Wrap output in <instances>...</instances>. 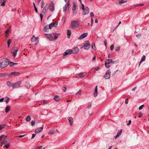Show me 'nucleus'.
Returning <instances> with one entry per match:
<instances>
[{
  "instance_id": "0e129e2a",
  "label": "nucleus",
  "mask_w": 149,
  "mask_h": 149,
  "mask_svg": "<svg viewBox=\"0 0 149 149\" xmlns=\"http://www.w3.org/2000/svg\"><path fill=\"white\" fill-rule=\"evenodd\" d=\"M35 136H36V134H33L32 135V137H31V139H33V138H34V137Z\"/></svg>"
},
{
  "instance_id": "393cba45",
  "label": "nucleus",
  "mask_w": 149,
  "mask_h": 149,
  "mask_svg": "<svg viewBox=\"0 0 149 149\" xmlns=\"http://www.w3.org/2000/svg\"><path fill=\"white\" fill-rule=\"evenodd\" d=\"M38 39V38H36L34 36H33L32 37L31 39V40L32 42H34L36 41Z\"/></svg>"
},
{
  "instance_id": "4c0bfd02",
  "label": "nucleus",
  "mask_w": 149,
  "mask_h": 149,
  "mask_svg": "<svg viewBox=\"0 0 149 149\" xmlns=\"http://www.w3.org/2000/svg\"><path fill=\"white\" fill-rule=\"evenodd\" d=\"M33 6H34V9H35V11H36V13H37L38 12V10H37V8L36 7V6H35V3H33Z\"/></svg>"
},
{
  "instance_id": "79ce46f5",
  "label": "nucleus",
  "mask_w": 149,
  "mask_h": 149,
  "mask_svg": "<svg viewBox=\"0 0 149 149\" xmlns=\"http://www.w3.org/2000/svg\"><path fill=\"white\" fill-rule=\"evenodd\" d=\"M90 16L91 17V18H93V17L94 16V13H93V12H91L90 13Z\"/></svg>"
},
{
  "instance_id": "774afa93",
  "label": "nucleus",
  "mask_w": 149,
  "mask_h": 149,
  "mask_svg": "<svg viewBox=\"0 0 149 149\" xmlns=\"http://www.w3.org/2000/svg\"><path fill=\"white\" fill-rule=\"evenodd\" d=\"M42 148V146H39V148L37 147L36 149H41Z\"/></svg>"
},
{
  "instance_id": "0eeeda50",
  "label": "nucleus",
  "mask_w": 149,
  "mask_h": 149,
  "mask_svg": "<svg viewBox=\"0 0 149 149\" xmlns=\"http://www.w3.org/2000/svg\"><path fill=\"white\" fill-rule=\"evenodd\" d=\"M48 4L50 5L49 9L52 11H54V3L51 1Z\"/></svg>"
},
{
  "instance_id": "338daca9",
  "label": "nucleus",
  "mask_w": 149,
  "mask_h": 149,
  "mask_svg": "<svg viewBox=\"0 0 149 149\" xmlns=\"http://www.w3.org/2000/svg\"><path fill=\"white\" fill-rule=\"evenodd\" d=\"M141 36V34H139L136 35V37L138 38H139Z\"/></svg>"
},
{
  "instance_id": "13d9d810",
  "label": "nucleus",
  "mask_w": 149,
  "mask_h": 149,
  "mask_svg": "<svg viewBox=\"0 0 149 149\" xmlns=\"http://www.w3.org/2000/svg\"><path fill=\"white\" fill-rule=\"evenodd\" d=\"M105 65V67H106V68H109L110 67V66L109 65V64H107Z\"/></svg>"
},
{
  "instance_id": "20e7f679",
  "label": "nucleus",
  "mask_w": 149,
  "mask_h": 149,
  "mask_svg": "<svg viewBox=\"0 0 149 149\" xmlns=\"http://www.w3.org/2000/svg\"><path fill=\"white\" fill-rule=\"evenodd\" d=\"M90 46V43L88 41H86L85 42L84 48L85 49H88Z\"/></svg>"
},
{
  "instance_id": "2f4dec72",
  "label": "nucleus",
  "mask_w": 149,
  "mask_h": 149,
  "mask_svg": "<svg viewBox=\"0 0 149 149\" xmlns=\"http://www.w3.org/2000/svg\"><path fill=\"white\" fill-rule=\"evenodd\" d=\"M85 75L83 73H81L78 75L79 77L80 78H82Z\"/></svg>"
},
{
  "instance_id": "5fc2aeb1",
  "label": "nucleus",
  "mask_w": 149,
  "mask_h": 149,
  "mask_svg": "<svg viewBox=\"0 0 149 149\" xmlns=\"http://www.w3.org/2000/svg\"><path fill=\"white\" fill-rule=\"evenodd\" d=\"M58 22H56L55 23H53V24L54 25V26L56 27L58 25Z\"/></svg>"
},
{
  "instance_id": "e433bc0d",
  "label": "nucleus",
  "mask_w": 149,
  "mask_h": 149,
  "mask_svg": "<svg viewBox=\"0 0 149 149\" xmlns=\"http://www.w3.org/2000/svg\"><path fill=\"white\" fill-rule=\"evenodd\" d=\"M127 0H121L120 1H119V3L120 4H121L122 3H123L126 2Z\"/></svg>"
},
{
  "instance_id": "f3484780",
  "label": "nucleus",
  "mask_w": 149,
  "mask_h": 149,
  "mask_svg": "<svg viewBox=\"0 0 149 149\" xmlns=\"http://www.w3.org/2000/svg\"><path fill=\"white\" fill-rule=\"evenodd\" d=\"M122 132V130H119L117 132V134L116 135V136L115 137V139H116L118 137L120 136Z\"/></svg>"
},
{
  "instance_id": "c85d7f7f",
  "label": "nucleus",
  "mask_w": 149,
  "mask_h": 149,
  "mask_svg": "<svg viewBox=\"0 0 149 149\" xmlns=\"http://www.w3.org/2000/svg\"><path fill=\"white\" fill-rule=\"evenodd\" d=\"M25 86L27 89H29L31 86L30 83L28 82H26L25 84Z\"/></svg>"
},
{
  "instance_id": "4468645a",
  "label": "nucleus",
  "mask_w": 149,
  "mask_h": 149,
  "mask_svg": "<svg viewBox=\"0 0 149 149\" xmlns=\"http://www.w3.org/2000/svg\"><path fill=\"white\" fill-rule=\"evenodd\" d=\"M20 74V73L18 72H11L8 75V76L10 77L12 75H14L15 76H18Z\"/></svg>"
},
{
  "instance_id": "a18cd8bd",
  "label": "nucleus",
  "mask_w": 149,
  "mask_h": 149,
  "mask_svg": "<svg viewBox=\"0 0 149 149\" xmlns=\"http://www.w3.org/2000/svg\"><path fill=\"white\" fill-rule=\"evenodd\" d=\"M143 5V4L142 3L139 4L137 5H136L135 6V7H137L138 6H142Z\"/></svg>"
},
{
  "instance_id": "aec40b11",
  "label": "nucleus",
  "mask_w": 149,
  "mask_h": 149,
  "mask_svg": "<svg viewBox=\"0 0 149 149\" xmlns=\"http://www.w3.org/2000/svg\"><path fill=\"white\" fill-rule=\"evenodd\" d=\"M54 99L57 102L59 101L60 100V97L59 96L56 95L54 97Z\"/></svg>"
},
{
  "instance_id": "680f3d73",
  "label": "nucleus",
  "mask_w": 149,
  "mask_h": 149,
  "mask_svg": "<svg viewBox=\"0 0 149 149\" xmlns=\"http://www.w3.org/2000/svg\"><path fill=\"white\" fill-rule=\"evenodd\" d=\"M73 7H75V8H76L77 7V6L76 4V3H75L74 2H73Z\"/></svg>"
},
{
  "instance_id": "4be33fe9",
  "label": "nucleus",
  "mask_w": 149,
  "mask_h": 149,
  "mask_svg": "<svg viewBox=\"0 0 149 149\" xmlns=\"http://www.w3.org/2000/svg\"><path fill=\"white\" fill-rule=\"evenodd\" d=\"M49 27L48 25H46L44 28V31L45 32H48Z\"/></svg>"
},
{
  "instance_id": "5701e85b",
  "label": "nucleus",
  "mask_w": 149,
  "mask_h": 149,
  "mask_svg": "<svg viewBox=\"0 0 149 149\" xmlns=\"http://www.w3.org/2000/svg\"><path fill=\"white\" fill-rule=\"evenodd\" d=\"M67 37L68 38H69L71 36V31L69 30H67Z\"/></svg>"
},
{
  "instance_id": "c9c22d12",
  "label": "nucleus",
  "mask_w": 149,
  "mask_h": 149,
  "mask_svg": "<svg viewBox=\"0 0 149 149\" xmlns=\"http://www.w3.org/2000/svg\"><path fill=\"white\" fill-rule=\"evenodd\" d=\"M55 131V129L54 128L52 129L49 131V134H54Z\"/></svg>"
},
{
  "instance_id": "603ef678",
  "label": "nucleus",
  "mask_w": 149,
  "mask_h": 149,
  "mask_svg": "<svg viewBox=\"0 0 149 149\" xmlns=\"http://www.w3.org/2000/svg\"><path fill=\"white\" fill-rule=\"evenodd\" d=\"M64 92H65L66 90V88L65 86H63L62 88Z\"/></svg>"
},
{
  "instance_id": "473e14b6",
  "label": "nucleus",
  "mask_w": 149,
  "mask_h": 149,
  "mask_svg": "<svg viewBox=\"0 0 149 149\" xmlns=\"http://www.w3.org/2000/svg\"><path fill=\"white\" fill-rule=\"evenodd\" d=\"M31 117L30 116H27L26 118V120L27 121H30L31 120Z\"/></svg>"
},
{
  "instance_id": "f03ea898",
  "label": "nucleus",
  "mask_w": 149,
  "mask_h": 149,
  "mask_svg": "<svg viewBox=\"0 0 149 149\" xmlns=\"http://www.w3.org/2000/svg\"><path fill=\"white\" fill-rule=\"evenodd\" d=\"M79 24V22L78 21H72L71 22L70 27L72 29H75L78 26Z\"/></svg>"
},
{
  "instance_id": "864d4df0",
  "label": "nucleus",
  "mask_w": 149,
  "mask_h": 149,
  "mask_svg": "<svg viewBox=\"0 0 149 149\" xmlns=\"http://www.w3.org/2000/svg\"><path fill=\"white\" fill-rule=\"evenodd\" d=\"M114 49V46L113 45H111L110 47V50L112 51Z\"/></svg>"
},
{
  "instance_id": "39448f33",
  "label": "nucleus",
  "mask_w": 149,
  "mask_h": 149,
  "mask_svg": "<svg viewBox=\"0 0 149 149\" xmlns=\"http://www.w3.org/2000/svg\"><path fill=\"white\" fill-rule=\"evenodd\" d=\"M21 84V82L20 81H18L15 83H13L12 88H15L19 87Z\"/></svg>"
},
{
  "instance_id": "58836bf2",
  "label": "nucleus",
  "mask_w": 149,
  "mask_h": 149,
  "mask_svg": "<svg viewBox=\"0 0 149 149\" xmlns=\"http://www.w3.org/2000/svg\"><path fill=\"white\" fill-rule=\"evenodd\" d=\"M8 64H9L11 66H13L14 65L13 63V62H10L8 63Z\"/></svg>"
},
{
  "instance_id": "72a5a7b5",
  "label": "nucleus",
  "mask_w": 149,
  "mask_h": 149,
  "mask_svg": "<svg viewBox=\"0 0 149 149\" xmlns=\"http://www.w3.org/2000/svg\"><path fill=\"white\" fill-rule=\"evenodd\" d=\"M6 137V136L5 135L3 134L0 136V139H1V140H2Z\"/></svg>"
},
{
  "instance_id": "de8ad7c7",
  "label": "nucleus",
  "mask_w": 149,
  "mask_h": 149,
  "mask_svg": "<svg viewBox=\"0 0 149 149\" xmlns=\"http://www.w3.org/2000/svg\"><path fill=\"white\" fill-rule=\"evenodd\" d=\"M35 121L33 120H32L31 122V125L32 126L35 125Z\"/></svg>"
},
{
  "instance_id": "09e8293b",
  "label": "nucleus",
  "mask_w": 149,
  "mask_h": 149,
  "mask_svg": "<svg viewBox=\"0 0 149 149\" xmlns=\"http://www.w3.org/2000/svg\"><path fill=\"white\" fill-rule=\"evenodd\" d=\"M44 5H45V4H44V1H42V4H41V7L42 8H43L44 6Z\"/></svg>"
},
{
  "instance_id": "412c9836",
  "label": "nucleus",
  "mask_w": 149,
  "mask_h": 149,
  "mask_svg": "<svg viewBox=\"0 0 149 149\" xmlns=\"http://www.w3.org/2000/svg\"><path fill=\"white\" fill-rule=\"evenodd\" d=\"M68 120L70 124L71 125H73V118L72 117H70Z\"/></svg>"
},
{
  "instance_id": "6e6d98bb",
  "label": "nucleus",
  "mask_w": 149,
  "mask_h": 149,
  "mask_svg": "<svg viewBox=\"0 0 149 149\" xmlns=\"http://www.w3.org/2000/svg\"><path fill=\"white\" fill-rule=\"evenodd\" d=\"M142 115H143L142 113H141V112H140L139 113V115L138 116V117L139 118H141L142 116Z\"/></svg>"
},
{
  "instance_id": "1a4fd4ad",
  "label": "nucleus",
  "mask_w": 149,
  "mask_h": 149,
  "mask_svg": "<svg viewBox=\"0 0 149 149\" xmlns=\"http://www.w3.org/2000/svg\"><path fill=\"white\" fill-rule=\"evenodd\" d=\"M45 36L51 40H54L53 36L51 34H45Z\"/></svg>"
},
{
  "instance_id": "052dcab7",
  "label": "nucleus",
  "mask_w": 149,
  "mask_h": 149,
  "mask_svg": "<svg viewBox=\"0 0 149 149\" xmlns=\"http://www.w3.org/2000/svg\"><path fill=\"white\" fill-rule=\"evenodd\" d=\"M77 12V10L73 11V14L74 15H75L76 14Z\"/></svg>"
},
{
  "instance_id": "bb28decb",
  "label": "nucleus",
  "mask_w": 149,
  "mask_h": 149,
  "mask_svg": "<svg viewBox=\"0 0 149 149\" xmlns=\"http://www.w3.org/2000/svg\"><path fill=\"white\" fill-rule=\"evenodd\" d=\"M146 59V57L145 55H143L141 59V61L139 64V65H140L141 63L143 61H145Z\"/></svg>"
},
{
  "instance_id": "4d7b16f0",
  "label": "nucleus",
  "mask_w": 149,
  "mask_h": 149,
  "mask_svg": "<svg viewBox=\"0 0 149 149\" xmlns=\"http://www.w3.org/2000/svg\"><path fill=\"white\" fill-rule=\"evenodd\" d=\"M81 3V8H82V9H84L85 7L84 5L83 4Z\"/></svg>"
},
{
  "instance_id": "ddd939ff",
  "label": "nucleus",
  "mask_w": 149,
  "mask_h": 149,
  "mask_svg": "<svg viewBox=\"0 0 149 149\" xmlns=\"http://www.w3.org/2000/svg\"><path fill=\"white\" fill-rule=\"evenodd\" d=\"M49 7H50L49 4H47L46 5L45 8L43 9L42 12V13L44 14H45Z\"/></svg>"
},
{
  "instance_id": "a19ab883",
  "label": "nucleus",
  "mask_w": 149,
  "mask_h": 149,
  "mask_svg": "<svg viewBox=\"0 0 149 149\" xmlns=\"http://www.w3.org/2000/svg\"><path fill=\"white\" fill-rule=\"evenodd\" d=\"M92 48L94 50H95L96 49V47L95 45V44L94 43H93L92 44Z\"/></svg>"
},
{
  "instance_id": "cd10ccee",
  "label": "nucleus",
  "mask_w": 149,
  "mask_h": 149,
  "mask_svg": "<svg viewBox=\"0 0 149 149\" xmlns=\"http://www.w3.org/2000/svg\"><path fill=\"white\" fill-rule=\"evenodd\" d=\"M10 107L9 106H7L5 109L6 113H7L10 109Z\"/></svg>"
},
{
  "instance_id": "a211bd4d",
  "label": "nucleus",
  "mask_w": 149,
  "mask_h": 149,
  "mask_svg": "<svg viewBox=\"0 0 149 149\" xmlns=\"http://www.w3.org/2000/svg\"><path fill=\"white\" fill-rule=\"evenodd\" d=\"M53 35L54 36V38H53L54 40L57 38L58 36L60 35V34L59 33H53Z\"/></svg>"
},
{
  "instance_id": "b1692460",
  "label": "nucleus",
  "mask_w": 149,
  "mask_h": 149,
  "mask_svg": "<svg viewBox=\"0 0 149 149\" xmlns=\"http://www.w3.org/2000/svg\"><path fill=\"white\" fill-rule=\"evenodd\" d=\"M97 86H96L95 89V91L94 93V95L95 97H96L97 95Z\"/></svg>"
},
{
  "instance_id": "f704fd0d",
  "label": "nucleus",
  "mask_w": 149,
  "mask_h": 149,
  "mask_svg": "<svg viewBox=\"0 0 149 149\" xmlns=\"http://www.w3.org/2000/svg\"><path fill=\"white\" fill-rule=\"evenodd\" d=\"M88 107H87V108L88 109H90V108H91V105H92L91 103V102H88Z\"/></svg>"
},
{
  "instance_id": "c756f323",
  "label": "nucleus",
  "mask_w": 149,
  "mask_h": 149,
  "mask_svg": "<svg viewBox=\"0 0 149 149\" xmlns=\"http://www.w3.org/2000/svg\"><path fill=\"white\" fill-rule=\"evenodd\" d=\"M10 100V98L8 97H6L5 98L4 101L5 102H6V104H7L8 102Z\"/></svg>"
},
{
  "instance_id": "f8f14e48",
  "label": "nucleus",
  "mask_w": 149,
  "mask_h": 149,
  "mask_svg": "<svg viewBox=\"0 0 149 149\" xmlns=\"http://www.w3.org/2000/svg\"><path fill=\"white\" fill-rule=\"evenodd\" d=\"M83 14L84 15L88 14L89 13V9L88 7H87L84 9H83Z\"/></svg>"
},
{
  "instance_id": "ea45409f",
  "label": "nucleus",
  "mask_w": 149,
  "mask_h": 149,
  "mask_svg": "<svg viewBox=\"0 0 149 149\" xmlns=\"http://www.w3.org/2000/svg\"><path fill=\"white\" fill-rule=\"evenodd\" d=\"M100 69V68L99 67H95L93 68V70H95L96 71H98Z\"/></svg>"
},
{
  "instance_id": "c03bdc74",
  "label": "nucleus",
  "mask_w": 149,
  "mask_h": 149,
  "mask_svg": "<svg viewBox=\"0 0 149 149\" xmlns=\"http://www.w3.org/2000/svg\"><path fill=\"white\" fill-rule=\"evenodd\" d=\"M7 142V140L6 139H5L3 141H2L1 143L2 144H4L6 143Z\"/></svg>"
},
{
  "instance_id": "7ed1b4c3",
  "label": "nucleus",
  "mask_w": 149,
  "mask_h": 149,
  "mask_svg": "<svg viewBox=\"0 0 149 149\" xmlns=\"http://www.w3.org/2000/svg\"><path fill=\"white\" fill-rule=\"evenodd\" d=\"M18 51V49L17 47H13L11 49V52L13 54V56L14 58L15 57Z\"/></svg>"
},
{
  "instance_id": "7c9ffc66",
  "label": "nucleus",
  "mask_w": 149,
  "mask_h": 149,
  "mask_svg": "<svg viewBox=\"0 0 149 149\" xmlns=\"http://www.w3.org/2000/svg\"><path fill=\"white\" fill-rule=\"evenodd\" d=\"M48 26L49 29H51L54 26L53 22L51 23Z\"/></svg>"
},
{
  "instance_id": "9d476101",
  "label": "nucleus",
  "mask_w": 149,
  "mask_h": 149,
  "mask_svg": "<svg viewBox=\"0 0 149 149\" xmlns=\"http://www.w3.org/2000/svg\"><path fill=\"white\" fill-rule=\"evenodd\" d=\"M88 35L87 33H85L81 34L78 38V39L82 40L86 37Z\"/></svg>"
},
{
  "instance_id": "f257e3e1",
  "label": "nucleus",
  "mask_w": 149,
  "mask_h": 149,
  "mask_svg": "<svg viewBox=\"0 0 149 149\" xmlns=\"http://www.w3.org/2000/svg\"><path fill=\"white\" fill-rule=\"evenodd\" d=\"M8 61L7 59L5 58L2 61V62L0 63V68L6 67L8 65Z\"/></svg>"
},
{
  "instance_id": "a878e982",
  "label": "nucleus",
  "mask_w": 149,
  "mask_h": 149,
  "mask_svg": "<svg viewBox=\"0 0 149 149\" xmlns=\"http://www.w3.org/2000/svg\"><path fill=\"white\" fill-rule=\"evenodd\" d=\"M7 85L9 87H12V84L13 83H11L9 81H8L7 82Z\"/></svg>"
},
{
  "instance_id": "2eb2a0df",
  "label": "nucleus",
  "mask_w": 149,
  "mask_h": 149,
  "mask_svg": "<svg viewBox=\"0 0 149 149\" xmlns=\"http://www.w3.org/2000/svg\"><path fill=\"white\" fill-rule=\"evenodd\" d=\"M72 53L73 54L77 53L79 51V48L77 47H75L71 49Z\"/></svg>"
},
{
  "instance_id": "6ab92c4d",
  "label": "nucleus",
  "mask_w": 149,
  "mask_h": 149,
  "mask_svg": "<svg viewBox=\"0 0 149 149\" xmlns=\"http://www.w3.org/2000/svg\"><path fill=\"white\" fill-rule=\"evenodd\" d=\"M112 60L111 59H108L107 60L105 61V65H106L107 64H109L112 63Z\"/></svg>"
},
{
  "instance_id": "8fccbe9b",
  "label": "nucleus",
  "mask_w": 149,
  "mask_h": 149,
  "mask_svg": "<svg viewBox=\"0 0 149 149\" xmlns=\"http://www.w3.org/2000/svg\"><path fill=\"white\" fill-rule=\"evenodd\" d=\"M4 127V125H0V130L2 129Z\"/></svg>"
},
{
  "instance_id": "37998d69",
  "label": "nucleus",
  "mask_w": 149,
  "mask_h": 149,
  "mask_svg": "<svg viewBox=\"0 0 149 149\" xmlns=\"http://www.w3.org/2000/svg\"><path fill=\"white\" fill-rule=\"evenodd\" d=\"M144 107V105H142L140 106L139 107V110H141Z\"/></svg>"
},
{
  "instance_id": "6e6552de",
  "label": "nucleus",
  "mask_w": 149,
  "mask_h": 149,
  "mask_svg": "<svg viewBox=\"0 0 149 149\" xmlns=\"http://www.w3.org/2000/svg\"><path fill=\"white\" fill-rule=\"evenodd\" d=\"M72 53L71 49H68L66 50L65 52L63 53V56H65L67 55L70 54Z\"/></svg>"
},
{
  "instance_id": "3c124183",
  "label": "nucleus",
  "mask_w": 149,
  "mask_h": 149,
  "mask_svg": "<svg viewBox=\"0 0 149 149\" xmlns=\"http://www.w3.org/2000/svg\"><path fill=\"white\" fill-rule=\"evenodd\" d=\"M120 49V47H117L115 49V50L116 51H119Z\"/></svg>"
},
{
  "instance_id": "49530a36",
  "label": "nucleus",
  "mask_w": 149,
  "mask_h": 149,
  "mask_svg": "<svg viewBox=\"0 0 149 149\" xmlns=\"http://www.w3.org/2000/svg\"><path fill=\"white\" fill-rule=\"evenodd\" d=\"M10 39H9L8 40V41H7V44H8V47H9L10 46Z\"/></svg>"
},
{
  "instance_id": "dca6fc26",
  "label": "nucleus",
  "mask_w": 149,
  "mask_h": 149,
  "mask_svg": "<svg viewBox=\"0 0 149 149\" xmlns=\"http://www.w3.org/2000/svg\"><path fill=\"white\" fill-rule=\"evenodd\" d=\"M70 4V3L69 0H68V3H66L63 7V12H65L66 10L67 7H68Z\"/></svg>"
},
{
  "instance_id": "423d86ee",
  "label": "nucleus",
  "mask_w": 149,
  "mask_h": 149,
  "mask_svg": "<svg viewBox=\"0 0 149 149\" xmlns=\"http://www.w3.org/2000/svg\"><path fill=\"white\" fill-rule=\"evenodd\" d=\"M111 74V72L109 70H108L105 74L104 76V77L106 79H108L110 78Z\"/></svg>"
},
{
  "instance_id": "bf43d9fd",
  "label": "nucleus",
  "mask_w": 149,
  "mask_h": 149,
  "mask_svg": "<svg viewBox=\"0 0 149 149\" xmlns=\"http://www.w3.org/2000/svg\"><path fill=\"white\" fill-rule=\"evenodd\" d=\"M26 136V135H19V136H17V137H19V138H22L24 136Z\"/></svg>"
},
{
  "instance_id": "69168bd1",
  "label": "nucleus",
  "mask_w": 149,
  "mask_h": 149,
  "mask_svg": "<svg viewBox=\"0 0 149 149\" xmlns=\"http://www.w3.org/2000/svg\"><path fill=\"white\" fill-rule=\"evenodd\" d=\"M9 146V143H8L7 145H5V146L6 148H8Z\"/></svg>"
},
{
  "instance_id": "e2e57ef3",
  "label": "nucleus",
  "mask_w": 149,
  "mask_h": 149,
  "mask_svg": "<svg viewBox=\"0 0 149 149\" xmlns=\"http://www.w3.org/2000/svg\"><path fill=\"white\" fill-rule=\"evenodd\" d=\"M128 98H127V99H126V100H125V103L126 104H127L128 103Z\"/></svg>"
},
{
  "instance_id": "9b49d317",
  "label": "nucleus",
  "mask_w": 149,
  "mask_h": 149,
  "mask_svg": "<svg viewBox=\"0 0 149 149\" xmlns=\"http://www.w3.org/2000/svg\"><path fill=\"white\" fill-rule=\"evenodd\" d=\"M43 127L44 125H42V127L37 128L35 130V133L36 134H37L38 133H40L41 132L42 130Z\"/></svg>"
}]
</instances>
